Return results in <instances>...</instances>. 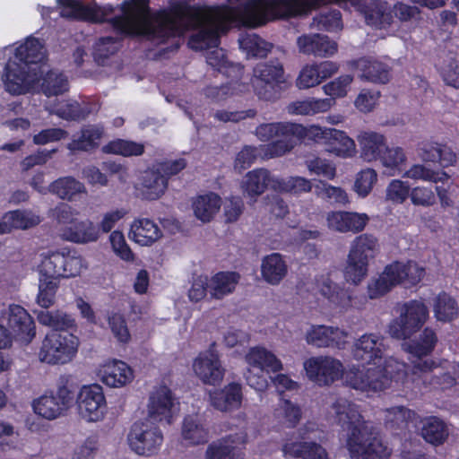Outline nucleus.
Wrapping results in <instances>:
<instances>
[{"label":"nucleus","instance_id":"nucleus-1","mask_svg":"<svg viewBox=\"0 0 459 459\" xmlns=\"http://www.w3.org/2000/svg\"><path fill=\"white\" fill-rule=\"evenodd\" d=\"M386 352L385 339L379 333H366L355 339L351 355L355 360L362 362L363 366H352L347 369V385L371 395L390 387L393 381L403 380L406 365L393 357H387Z\"/></svg>","mask_w":459,"mask_h":459},{"label":"nucleus","instance_id":"nucleus-2","mask_svg":"<svg viewBox=\"0 0 459 459\" xmlns=\"http://www.w3.org/2000/svg\"><path fill=\"white\" fill-rule=\"evenodd\" d=\"M344 432L345 447L351 459H388L392 449L378 436L370 421L365 420L357 404L338 399L332 404Z\"/></svg>","mask_w":459,"mask_h":459},{"label":"nucleus","instance_id":"nucleus-3","mask_svg":"<svg viewBox=\"0 0 459 459\" xmlns=\"http://www.w3.org/2000/svg\"><path fill=\"white\" fill-rule=\"evenodd\" d=\"M379 252L377 238L372 234H360L350 245L345 266L344 280L352 285H359L368 274L369 264Z\"/></svg>","mask_w":459,"mask_h":459},{"label":"nucleus","instance_id":"nucleus-4","mask_svg":"<svg viewBox=\"0 0 459 459\" xmlns=\"http://www.w3.org/2000/svg\"><path fill=\"white\" fill-rule=\"evenodd\" d=\"M80 345L79 338L68 332L52 331L43 338L38 359L50 365H65L75 358Z\"/></svg>","mask_w":459,"mask_h":459},{"label":"nucleus","instance_id":"nucleus-5","mask_svg":"<svg viewBox=\"0 0 459 459\" xmlns=\"http://www.w3.org/2000/svg\"><path fill=\"white\" fill-rule=\"evenodd\" d=\"M247 368L245 378L247 385L258 392H264L268 387V381L264 372H280L283 369L281 359L271 351L263 346H255L245 355Z\"/></svg>","mask_w":459,"mask_h":459},{"label":"nucleus","instance_id":"nucleus-6","mask_svg":"<svg viewBox=\"0 0 459 459\" xmlns=\"http://www.w3.org/2000/svg\"><path fill=\"white\" fill-rule=\"evenodd\" d=\"M302 130L294 126V123H268L262 124L255 129V134L259 140L268 142L274 137L279 139L270 144L261 146L264 159L282 156L290 152L296 145V140L292 134H299Z\"/></svg>","mask_w":459,"mask_h":459},{"label":"nucleus","instance_id":"nucleus-7","mask_svg":"<svg viewBox=\"0 0 459 459\" xmlns=\"http://www.w3.org/2000/svg\"><path fill=\"white\" fill-rule=\"evenodd\" d=\"M163 439L162 431L148 418L134 422L126 437L130 449L136 455L146 457L158 454Z\"/></svg>","mask_w":459,"mask_h":459},{"label":"nucleus","instance_id":"nucleus-8","mask_svg":"<svg viewBox=\"0 0 459 459\" xmlns=\"http://www.w3.org/2000/svg\"><path fill=\"white\" fill-rule=\"evenodd\" d=\"M1 80L4 90L12 95L26 94L39 82V72L26 63L13 57L6 64Z\"/></svg>","mask_w":459,"mask_h":459},{"label":"nucleus","instance_id":"nucleus-9","mask_svg":"<svg viewBox=\"0 0 459 459\" xmlns=\"http://www.w3.org/2000/svg\"><path fill=\"white\" fill-rule=\"evenodd\" d=\"M307 377L319 386H329L343 377L347 370L342 362L332 356H315L303 362Z\"/></svg>","mask_w":459,"mask_h":459},{"label":"nucleus","instance_id":"nucleus-10","mask_svg":"<svg viewBox=\"0 0 459 459\" xmlns=\"http://www.w3.org/2000/svg\"><path fill=\"white\" fill-rule=\"evenodd\" d=\"M429 317L427 306L420 300L405 303L398 319L389 325V333L396 339H406L419 331Z\"/></svg>","mask_w":459,"mask_h":459},{"label":"nucleus","instance_id":"nucleus-11","mask_svg":"<svg viewBox=\"0 0 459 459\" xmlns=\"http://www.w3.org/2000/svg\"><path fill=\"white\" fill-rule=\"evenodd\" d=\"M79 416L86 422H100L108 412L104 390L99 384L82 385L76 397Z\"/></svg>","mask_w":459,"mask_h":459},{"label":"nucleus","instance_id":"nucleus-12","mask_svg":"<svg viewBox=\"0 0 459 459\" xmlns=\"http://www.w3.org/2000/svg\"><path fill=\"white\" fill-rule=\"evenodd\" d=\"M284 82V71L279 62L261 63L254 69L253 87L256 95L263 100L277 98L279 85Z\"/></svg>","mask_w":459,"mask_h":459},{"label":"nucleus","instance_id":"nucleus-13","mask_svg":"<svg viewBox=\"0 0 459 459\" xmlns=\"http://www.w3.org/2000/svg\"><path fill=\"white\" fill-rule=\"evenodd\" d=\"M73 393L65 384H59L56 391L46 393L32 402L33 411L43 419L53 420L59 418L70 407Z\"/></svg>","mask_w":459,"mask_h":459},{"label":"nucleus","instance_id":"nucleus-14","mask_svg":"<svg viewBox=\"0 0 459 459\" xmlns=\"http://www.w3.org/2000/svg\"><path fill=\"white\" fill-rule=\"evenodd\" d=\"M192 368L195 375L204 384L210 385H219L223 380L226 372L214 342L197 355L193 361Z\"/></svg>","mask_w":459,"mask_h":459},{"label":"nucleus","instance_id":"nucleus-15","mask_svg":"<svg viewBox=\"0 0 459 459\" xmlns=\"http://www.w3.org/2000/svg\"><path fill=\"white\" fill-rule=\"evenodd\" d=\"M436 342L435 333L431 329L426 328L417 341L403 343V351L411 355L410 359L413 364V374H425L437 367V363L433 359H421L422 357L429 355L433 351Z\"/></svg>","mask_w":459,"mask_h":459},{"label":"nucleus","instance_id":"nucleus-16","mask_svg":"<svg viewBox=\"0 0 459 459\" xmlns=\"http://www.w3.org/2000/svg\"><path fill=\"white\" fill-rule=\"evenodd\" d=\"M178 402L170 389L166 385L153 388L147 404L148 416L152 421H165L171 424L178 411Z\"/></svg>","mask_w":459,"mask_h":459},{"label":"nucleus","instance_id":"nucleus-17","mask_svg":"<svg viewBox=\"0 0 459 459\" xmlns=\"http://www.w3.org/2000/svg\"><path fill=\"white\" fill-rule=\"evenodd\" d=\"M248 442L246 428L229 434L209 444L205 450V459H244V453L238 448Z\"/></svg>","mask_w":459,"mask_h":459},{"label":"nucleus","instance_id":"nucleus-18","mask_svg":"<svg viewBox=\"0 0 459 459\" xmlns=\"http://www.w3.org/2000/svg\"><path fill=\"white\" fill-rule=\"evenodd\" d=\"M348 338L349 333L344 329L324 325H312L305 333L307 343L316 348L342 350L346 347Z\"/></svg>","mask_w":459,"mask_h":459},{"label":"nucleus","instance_id":"nucleus-19","mask_svg":"<svg viewBox=\"0 0 459 459\" xmlns=\"http://www.w3.org/2000/svg\"><path fill=\"white\" fill-rule=\"evenodd\" d=\"M400 284L405 285L403 262L394 261L387 264L377 278L368 281V295L370 299H377Z\"/></svg>","mask_w":459,"mask_h":459},{"label":"nucleus","instance_id":"nucleus-20","mask_svg":"<svg viewBox=\"0 0 459 459\" xmlns=\"http://www.w3.org/2000/svg\"><path fill=\"white\" fill-rule=\"evenodd\" d=\"M96 376L102 384L111 388H122L134 377L131 367L120 359H108L100 364Z\"/></svg>","mask_w":459,"mask_h":459},{"label":"nucleus","instance_id":"nucleus-21","mask_svg":"<svg viewBox=\"0 0 459 459\" xmlns=\"http://www.w3.org/2000/svg\"><path fill=\"white\" fill-rule=\"evenodd\" d=\"M206 419L199 413L186 415L181 423L180 443L185 446L203 445L210 439Z\"/></svg>","mask_w":459,"mask_h":459},{"label":"nucleus","instance_id":"nucleus-22","mask_svg":"<svg viewBox=\"0 0 459 459\" xmlns=\"http://www.w3.org/2000/svg\"><path fill=\"white\" fill-rule=\"evenodd\" d=\"M326 225L331 230L340 233H359L364 230L369 217L364 212L333 211L326 214Z\"/></svg>","mask_w":459,"mask_h":459},{"label":"nucleus","instance_id":"nucleus-23","mask_svg":"<svg viewBox=\"0 0 459 459\" xmlns=\"http://www.w3.org/2000/svg\"><path fill=\"white\" fill-rule=\"evenodd\" d=\"M1 318L7 321L13 332L30 342L36 334L35 324L30 314L20 305H10L1 314Z\"/></svg>","mask_w":459,"mask_h":459},{"label":"nucleus","instance_id":"nucleus-24","mask_svg":"<svg viewBox=\"0 0 459 459\" xmlns=\"http://www.w3.org/2000/svg\"><path fill=\"white\" fill-rule=\"evenodd\" d=\"M338 65L331 61L306 65L296 79L299 90H307L319 85L323 81L337 73Z\"/></svg>","mask_w":459,"mask_h":459},{"label":"nucleus","instance_id":"nucleus-25","mask_svg":"<svg viewBox=\"0 0 459 459\" xmlns=\"http://www.w3.org/2000/svg\"><path fill=\"white\" fill-rule=\"evenodd\" d=\"M316 288L333 307L347 310L351 307V291L343 285L333 281L328 275H321L316 279Z\"/></svg>","mask_w":459,"mask_h":459},{"label":"nucleus","instance_id":"nucleus-26","mask_svg":"<svg viewBox=\"0 0 459 459\" xmlns=\"http://www.w3.org/2000/svg\"><path fill=\"white\" fill-rule=\"evenodd\" d=\"M359 158L367 162L373 163L379 160L387 144L385 134L372 130H365L357 135Z\"/></svg>","mask_w":459,"mask_h":459},{"label":"nucleus","instance_id":"nucleus-27","mask_svg":"<svg viewBox=\"0 0 459 459\" xmlns=\"http://www.w3.org/2000/svg\"><path fill=\"white\" fill-rule=\"evenodd\" d=\"M274 180L278 178L271 175L265 169H255L247 172L240 183V188L244 196L255 201L267 187L273 189Z\"/></svg>","mask_w":459,"mask_h":459},{"label":"nucleus","instance_id":"nucleus-28","mask_svg":"<svg viewBox=\"0 0 459 459\" xmlns=\"http://www.w3.org/2000/svg\"><path fill=\"white\" fill-rule=\"evenodd\" d=\"M297 45L300 53L319 57L331 56L338 49L336 42L320 34L302 35L298 38Z\"/></svg>","mask_w":459,"mask_h":459},{"label":"nucleus","instance_id":"nucleus-29","mask_svg":"<svg viewBox=\"0 0 459 459\" xmlns=\"http://www.w3.org/2000/svg\"><path fill=\"white\" fill-rule=\"evenodd\" d=\"M286 458L290 459H328L325 448L316 442L290 439L282 446Z\"/></svg>","mask_w":459,"mask_h":459},{"label":"nucleus","instance_id":"nucleus-30","mask_svg":"<svg viewBox=\"0 0 459 459\" xmlns=\"http://www.w3.org/2000/svg\"><path fill=\"white\" fill-rule=\"evenodd\" d=\"M168 187V178L156 169L144 171L140 178L137 189L143 198L157 200L162 196Z\"/></svg>","mask_w":459,"mask_h":459},{"label":"nucleus","instance_id":"nucleus-31","mask_svg":"<svg viewBox=\"0 0 459 459\" xmlns=\"http://www.w3.org/2000/svg\"><path fill=\"white\" fill-rule=\"evenodd\" d=\"M210 401L212 407L221 411H229L240 406L242 401L241 385L230 383L222 389L210 393Z\"/></svg>","mask_w":459,"mask_h":459},{"label":"nucleus","instance_id":"nucleus-32","mask_svg":"<svg viewBox=\"0 0 459 459\" xmlns=\"http://www.w3.org/2000/svg\"><path fill=\"white\" fill-rule=\"evenodd\" d=\"M99 238V229L90 220H77L62 230V238L77 244L95 242Z\"/></svg>","mask_w":459,"mask_h":459},{"label":"nucleus","instance_id":"nucleus-33","mask_svg":"<svg viewBox=\"0 0 459 459\" xmlns=\"http://www.w3.org/2000/svg\"><path fill=\"white\" fill-rule=\"evenodd\" d=\"M359 77L375 83H386L390 79V71L386 65L371 57H362L354 62Z\"/></svg>","mask_w":459,"mask_h":459},{"label":"nucleus","instance_id":"nucleus-34","mask_svg":"<svg viewBox=\"0 0 459 459\" xmlns=\"http://www.w3.org/2000/svg\"><path fill=\"white\" fill-rule=\"evenodd\" d=\"M288 266L282 255L273 253L264 256L261 263V275L271 285H278L285 278Z\"/></svg>","mask_w":459,"mask_h":459},{"label":"nucleus","instance_id":"nucleus-35","mask_svg":"<svg viewBox=\"0 0 459 459\" xmlns=\"http://www.w3.org/2000/svg\"><path fill=\"white\" fill-rule=\"evenodd\" d=\"M325 152L342 159H351L357 153L356 143L346 132L333 128Z\"/></svg>","mask_w":459,"mask_h":459},{"label":"nucleus","instance_id":"nucleus-36","mask_svg":"<svg viewBox=\"0 0 459 459\" xmlns=\"http://www.w3.org/2000/svg\"><path fill=\"white\" fill-rule=\"evenodd\" d=\"M333 106L334 101L332 99L307 98L290 102L286 110L290 115L315 116L327 112Z\"/></svg>","mask_w":459,"mask_h":459},{"label":"nucleus","instance_id":"nucleus-37","mask_svg":"<svg viewBox=\"0 0 459 459\" xmlns=\"http://www.w3.org/2000/svg\"><path fill=\"white\" fill-rule=\"evenodd\" d=\"M161 236L159 226L149 219L134 221L129 232V238L141 246H151Z\"/></svg>","mask_w":459,"mask_h":459},{"label":"nucleus","instance_id":"nucleus-38","mask_svg":"<svg viewBox=\"0 0 459 459\" xmlns=\"http://www.w3.org/2000/svg\"><path fill=\"white\" fill-rule=\"evenodd\" d=\"M13 58L21 63H26L31 67H36V71L43 73L42 66L38 63L45 58V49L37 39H28L17 47Z\"/></svg>","mask_w":459,"mask_h":459},{"label":"nucleus","instance_id":"nucleus-39","mask_svg":"<svg viewBox=\"0 0 459 459\" xmlns=\"http://www.w3.org/2000/svg\"><path fill=\"white\" fill-rule=\"evenodd\" d=\"M104 135V129L100 126L90 125L83 127L81 133L74 136L67 148L70 151L89 152L99 147Z\"/></svg>","mask_w":459,"mask_h":459},{"label":"nucleus","instance_id":"nucleus-40","mask_svg":"<svg viewBox=\"0 0 459 459\" xmlns=\"http://www.w3.org/2000/svg\"><path fill=\"white\" fill-rule=\"evenodd\" d=\"M378 162L386 175L396 176L403 171L407 162V155L403 147L389 146L387 143Z\"/></svg>","mask_w":459,"mask_h":459},{"label":"nucleus","instance_id":"nucleus-41","mask_svg":"<svg viewBox=\"0 0 459 459\" xmlns=\"http://www.w3.org/2000/svg\"><path fill=\"white\" fill-rule=\"evenodd\" d=\"M50 193L60 199L74 201L78 195H87L84 184L73 177H62L50 184Z\"/></svg>","mask_w":459,"mask_h":459},{"label":"nucleus","instance_id":"nucleus-42","mask_svg":"<svg viewBox=\"0 0 459 459\" xmlns=\"http://www.w3.org/2000/svg\"><path fill=\"white\" fill-rule=\"evenodd\" d=\"M39 78L40 91L47 97L58 96L65 93L69 90V82L67 76L57 70H51L41 73Z\"/></svg>","mask_w":459,"mask_h":459},{"label":"nucleus","instance_id":"nucleus-43","mask_svg":"<svg viewBox=\"0 0 459 459\" xmlns=\"http://www.w3.org/2000/svg\"><path fill=\"white\" fill-rule=\"evenodd\" d=\"M37 320L42 325L48 326L56 332H66L75 326L74 318L61 310L48 311L45 309L35 310Z\"/></svg>","mask_w":459,"mask_h":459},{"label":"nucleus","instance_id":"nucleus-44","mask_svg":"<svg viewBox=\"0 0 459 459\" xmlns=\"http://www.w3.org/2000/svg\"><path fill=\"white\" fill-rule=\"evenodd\" d=\"M39 256V272L41 277L51 280L63 277V248L43 251Z\"/></svg>","mask_w":459,"mask_h":459},{"label":"nucleus","instance_id":"nucleus-45","mask_svg":"<svg viewBox=\"0 0 459 459\" xmlns=\"http://www.w3.org/2000/svg\"><path fill=\"white\" fill-rule=\"evenodd\" d=\"M238 281L239 275L237 273H218L209 280V292L214 299H222L234 291Z\"/></svg>","mask_w":459,"mask_h":459},{"label":"nucleus","instance_id":"nucleus-46","mask_svg":"<svg viewBox=\"0 0 459 459\" xmlns=\"http://www.w3.org/2000/svg\"><path fill=\"white\" fill-rule=\"evenodd\" d=\"M221 199L215 193L198 196L193 203L195 216L203 222H209L220 211Z\"/></svg>","mask_w":459,"mask_h":459},{"label":"nucleus","instance_id":"nucleus-47","mask_svg":"<svg viewBox=\"0 0 459 459\" xmlns=\"http://www.w3.org/2000/svg\"><path fill=\"white\" fill-rule=\"evenodd\" d=\"M4 227L6 233L12 230H27L40 222L39 215L29 210H15L3 216Z\"/></svg>","mask_w":459,"mask_h":459},{"label":"nucleus","instance_id":"nucleus-48","mask_svg":"<svg viewBox=\"0 0 459 459\" xmlns=\"http://www.w3.org/2000/svg\"><path fill=\"white\" fill-rule=\"evenodd\" d=\"M421 436L429 444H443L449 434L446 424L437 417L430 416L422 420Z\"/></svg>","mask_w":459,"mask_h":459},{"label":"nucleus","instance_id":"nucleus-49","mask_svg":"<svg viewBox=\"0 0 459 459\" xmlns=\"http://www.w3.org/2000/svg\"><path fill=\"white\" fill-rule=\"evenodd\" d=\"M433 312L437 320L450 322L458 315L456 300L446 292H440L433 300Z\"/></svg>","mask_w":459,"mask_h":459},{"label":"nucleus","instance_id":"nucleus-50","mask_svg":"<svg viewBox=\"0 0 459 459\" xmlns=\"http://www.w3.org/2000/svg\"><path fill=\"white\" fill-rule=\"evenodd\" d=\"M240 49L247 57H264L272 49V44L255 33L242 34L238 39Z\"/></svg>","mask_w":459,"mask_h":459},{"label":"nucleus","instance_id":"nucleus-51","mask_svg":"<svg viewBox=\"0 0 459 459\" xmlns=\"http://www.w3.org/2000/svg\"><path fill=\"white\" fill-rule=\"evenodd\" d=\"M404 178L413 180H422L431 183L446 182L450 176L443 170H434L429 166L423 164H414L409 169L405 170Z\"/></svg>","mask_w":459,"mask_h":459},{"label":"nucleus","instance_id":"nucleus-52","mask_svg":"<svg viewBox=\"0 0 459 459\" xmlns=\"http://www.w3.org/2000/svg\"><path fill=\"white\" fill-rule=\"evenodd\" d=\"M50 113L56 114L64 119H80L85 117L90 113L97 110L94 108H81L75 100H65L58 105L47 108Z\"/></svg>","mask_w":459,"mask_h":459},{"label":"nucleus","instance_id":"nucleus-53","mask_svg":"<svg viewBox=\"0 0 459 459\" xmlns=\"http://www.w3.org/2000/svg\"><path fill=\"white\" fill-rule=\"evenodd\" d=\"M273 417L279 423L288 428H293L301 418V411L297 404L282 399L274 409Z\"/></svg>","mask_w":459,"mask_h":459},{"label":"nucleus","instance_id":"nucleus-54","mask_svg":"<svg viewBox=\"0 0 459 459\" xmlns=\"http://www.w3.org/2000/svg\"><path fill=\"white\" fill-rule=\"evenodd\" d=\"M102 152L124 157L140 156L144 152V145L134 141L116 139L105 144Z\"/></svg>","mask_w":459,"mask_h":459},{"label":"nucleus","instance_id":"nucleus-55","mask_svg":"<svg viewBox=\"0 0 459 459\" xmlns=\"http://www.w3.org/2000/svg\"><path fill=\"white\" fill-rule=\"evenodd\" d=\"M63 277H75L87 268L85 259L75 250L63 247Z\"/></svg>","mask_w":459,"mask_h":459},{"label":"nucleus","instance_id":"nucleus-56","mask_svg":"<svg viewBox=\"0 0 459 459\" xmlns=\"http://www.w3.org/2000/svg\"><path fill=\"white\" fill-rule=\"evenodd\" d=\"M273 190L279 192H290L293 194L308 193L312 190V182L303 177H290L288 178H278L273 181Z\"/></svg>","mask_w":459,"mask_h":459},{"label":"nucleus","instance_id":"nucleus-57","mask_svg":"<svg viewBox=\"0 0 459 459\" xmlns=\"http://www.w3.org/2000/svg\"><path fill=\"white\" fill-rule=\"evenodd\" d=\"M314 188L315 194L325 201L339 204H346L349 203L347 193L339 186H333L319 180L316 183Z\"/></svg>","mask_w":459,"mask_h":459},{"label":"nucleus","instance_id":"nucleus-58","mask_svg":"<svg viewBox=\"0 0 459 459\" xmlns=\"http://www.w3.org/2000/svg\"><path fill=\"white\" fill-rule=\"evenodd\" d=\"M377 182V172L372 168H366L355 176L353 190L360 197L368 196Z\"/></svg>","mask_w":459,"mask_h":459},{"label":"nucleus","instance_id":"nucleus-59","mask_svg":"<svg viewBox=\"0 0 459 459\" xmlns=\"http://www.w3.org/2000/svg\"><path fill=\"white\" fill-rule=\"evenodd\" d=\"M352 82V75L343 74L325 83L322 89L324 93L329 96L328 99H332L335 102L336 99H342L347 96Z\"/></svg>","mask_w":459,"mask_h":459},{"label":"nucleus","instance_id":"nucleus-60","mask_svg":"<svg viewBox=\"0 0 459 459\" xmlns=\"http://www.w3.org/2000/svg\"><path fill=\"white\" fill-rule=\"evenodd\" d=\"M415 416L414 411L403 406L392 407L385 411V422L391 428H403Z\"/></svg>","mask_w":459,"mask_h":459},{"label":"nucleus","instance_id":"nucleus-61","mask_svg":"<svg viewBox=\"0 0 459 459\" xmlns=\"http://www.w3.org/2000/svg\"><path fill=\"white\" fill-rule=\"evenodd\" d=\"M438 69L446 84L459 89V68L453 56H442Z\"/></svg>","mask_w":459,"mask_h":459},{"label":"nucleus","instance_id":"nucleus-62","mask_svg":"<svg viewBox=\"0 0 459 459\" xmlns=\"http://www.w3.org/2000/svg\"><path fill=\"white\" fill-rule=\"evenodd\" d=\"M410 189L408 182L392 179L385 188V199L394 204H401L410 196Z\"/></svg>","mask_w":459,"mask_h":459},{"label":"nucleus","instance_id":"nucleus-63","mask_svg":"<svg viewBox=\"0 0 459 459\" xmlns=\"http://www.w3.org/2000/svg\"><path fill=\"white\" fill-rule=\"evenodd\" d=\"M58 283L55 280L40 278L37 303L42 308H48L55 303Z\"/></svg>","mask_w":459,"mask_h":459},{"label":"nucleus","instance_id":"nucleus-64","mask_svg":"<svg viewBox=\"0 0 459 459\" xmlns=\"http://www.w3.org/2000/svg\"><path fill=\"white\" fill-rule=\"evenodd\" d=\"M380 96L379 91L363 89L355 98L354 107L361 113H370L376 108Z\"/></svg>","mask_w":459,"mask_h":459}]
</instances>
